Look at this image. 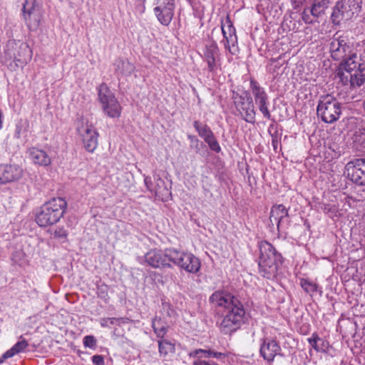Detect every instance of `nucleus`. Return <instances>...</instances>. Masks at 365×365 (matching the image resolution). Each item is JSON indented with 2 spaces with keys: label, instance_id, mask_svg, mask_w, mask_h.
Listing matches in <instances>:
<instances>
[{
  "label": "nucleus",
  "instance_id": "15",
  "mask_svg": "<svg viewBox=\"0 0 365 365\" xmlns=\"http://www.w3.org/2000/svg\"><path fill=\"white\" fill-rule=\"evenodd\" d=\"M347 177L354 183L365 185V158H356L346 165Z\"/></svg>",
  "mask_w": 365,
  "mask_h": 365
},
{
  "label": "nucleus",
  "instance_id": "14",
  "mask_svg": "<svg viewBox=\"0 0 365 365\" xmlns=\"http://www.w3.org/2000/svg\"><path fill=\"white\" fill-rule=\"evenodd\" d=\"M250 84L251 93L259 110L264 118L270 120L271 113L268 108L269 106V96L264 88L262 87L254 78L250 79Z\"/></svg>",
  "mask_w": 365,
  "mask_h": 365
},
{
  "label": "nucleus",
  "instance_id": "5",
  "mask_svg": "<svg viewBox=\"0 0 365 365\" xmlns=\"http://www.w3.org/2000/svg\"><path fill=\"white\" fill-rule=\"evenodd\" d=\"M329 51L331 58L336 61H340L339 69L349 67L359 55L350 43L347 37L334 35L330 40Z\"/></svg>",
  "mask_w": 365,
  "mask_h": 365
},
{
  "label": "nucleus",
  "instance_id": "2",
  "mask_svg": "<svg viewBox=\"0 0 365 365\" xmlns=\"http://www.w3.org/2000/svg\"><path fill=\"white\" fill-rule=\"evenodd\" d=\"M259 249V273L266 279H275L283 263L282 255L267 241L260 242Z\"/></svg>",
  "mask_w": 365,
  "mask_h": 365
},
{
  "label": "nucleus",
  "instance_id": "10",
  "mask_svg": "<svg viewBox=\"0 0 365 365\" xmlns=\"http://www.w3.org/2000/svg\"><path fill=\"white\" fill-rule=\"evenodd\" d=\"M362 0H340L332 12L331 19L334 24H339L342 21L351 19L357 14L361 8Z\"/></svg>",
  "mask_w": 365,
  "mask_h": 365
},
{
  "label": "nucleus",
  "instance_id": "34",
  "mask_svg": "<svg viewBox=\"0 0 365 365\" xmlns=\"http://www.w3.org/2000/svg\"><path fill=\"white\" fill-rule=\"evenodd\" d=\"M300 285L307 293L310 294L316 292L317 289V284L307 279H301Z\"/></svg>",
  "mask_w": 365,
  "mask_h": 365
},
{
  "label": "nucleus",
  "instance_id": "29",
  "mask_svg": "<svg viewBox=\"0 0 365 365\" xmlns=\"http://www.w3.org/2000/svg\"><path fill=\"white\" fill-rule=\"evenodd\" d=\"M152 327L156 336L160 338H164L168 331V326L166 323L160 317H155L152 322Z\"/></svg>",
  "mask_w": 365,
  "mask_h": 365
},
{
  "label": "nucleus",
  "instance_id": "9",
  "mask_svg": "<svg viewBox=\"0 0 365 365\" xmlns=\"http://www.w3.org/2000/svg\"><path fill=\"white\" fill-rule=\"evenodd\" d=\"M98 101L106 115L110 118H119L122 107L114 93L103 83L98 87Z\"/></svg>",
  "mask_w": 365,
  "mask_h": 365
},
{
  "label": "nucleus",
  "instance_id": "36",
  "mask_svg": "<svg viewBox=\"0 0 365 365\" xmlns=\"http://www.w3.org/2000/svg\"><path fill=\"white\" fill-rule=\"evenodd\" d=\"M204 140L208 144L209 148L212 150L216 153H220L221 151V148L217 139L215 138L214 133H212L207 138L205 139Z\"/></svg>",
  "mask_w": 365,
  "mask_h": 365
},
{
  "label": "nucleus",
  "instance_id": "28",
  "mask_svg": "<svg viewBox=\"0 0 365 365\" xmlns=\"http://www.w3.org/2000/svg\"><path fill=\"white\" fill-rule=\"evenodd\" d=\"M24 19L30 30H36L40 25L41 15L40 11L30 12L29 14H24Z\"/></svg>",
  "mask_w": 365,
  "mask_h": 365
},
{
  "label": "nucleus",
  "instance_id": "3",
  "mask_svg": "<svg viewBox=\"0 0 365 365\" xmlns=\"http://www.w3.org/2000/svg\"><path fill=\"white\" fill-rule=\"evenodd\" d=\"M32 51L27 43L20 41L9 40L4 49L1 61L11 71L23 68L31 59Z\"/></svg>",
  "mask_w": 365,
  "mask_h": 365
},
{
  "label": "nucleus",
  "instance_id": "27",
  "mask_svg": "<svg viewBox=\"0 0 365 365\" xmlns=\"http://www.w3.org/2000/svg\"><path fill=\"white\" fill-rule=\"evenodd\" d=\"M158 350L160 356L165 357L175 351V345L168 339L162 338L158 341Z\"/></svg>",
  "mask_w": 365,
  "mask_h": 365
},
{
  "label": "nucleus",
  "instance_id": "18",
  "mask_svg": "<svg viewBox=\"0 0 365 365\" xmlns=\"http://www.w3.org/2000/svg\"><path fill=\"white\" fill-rule=\"evenodd\" d=\"M203 60L207 65V70L212 74H215L220 66V50L215 42L206 45L203 51Z\"/></svg>",
  "mask_w": 365,
  "mask_h": 365
},
{
  "label": "nucleus",
  "instance_id": "41",
  "mask_svg": "<svg viewBox=\"0 0 365 365\" xmlns=\"http://www.w3.org/2000/svg\"><path fill=\"white\" fill-rule=\"evenodd\" d=\"M280 144V138L277 132H275L272 135V145L275 151L278 148V145Z\"/></svg>",
  "mask_w": 365,
  "mask_h": 365
},
{
  "label": "nucleus",
  "instance_id": "46",
  "mask_svg": "<svg viewBox=\"0 0 365 365\" xmlns=\"http://www.w3.org/2000/svg\"><path fill=\"white\" fill-rule=\"evenodd\" d=\"M188 138H189L190 140H195L196 141H198V140H197V139L196 138V137H195V136H194V135H188Z\"/></svg>",
  "mask_w": 365,
  "mask_h": 365
},
{
  "label": "nucleus",
  "instance_id": "39",
  "mask_svg": "<svg viewBox=\"0 0 365 365\" xmlns=\"http://www.w3.org/2000/svg\"><path fill=\"white\" fill-rule=\"evenodd\" d=\"M52 235L54 238L66 239L68 232L63 227H58L52 233Z\"/></svg>",
  "mask_w": 365,
  "mask_h": 365
},
{
  "label": "nucleus",
  "instance_id": "7",
  "mask_svg": "<svg viewBox=\"0 0 365 365\" xmlns=\"http://www.w3.org/2000/svg\"><path fill=\"white\" fill-rule=\"evenodd\" d=\"M341 82L351 87H359L365 82V60L359 55L353 64L349 67L339 69L337 73Z\"/></svg>",
  "mask_w": 365,
  "mask_h": 365
},
{
  "label": "nucleus",
  "instance_id": "37",
  "mask_svg": "<svg viewBox=\"0 0 365 365\" xmlns=\"http://www.w3.org/2000/svg\"><path fill=\"white\" fill-rule=\"evenodd\" d=\"M83 343L85 347L95 349L97 346V340L93 335H87L83 337Z\"/></svg>",
  "mask_w": 365,
  "mask_h": 365
},
{
  "label": "nucleus",
  "instance_id": "22",
  "mask_svg": "<svg viewBox=\"0 0 365 365\" xmlns=\"http://www.w3.org/2000/svg\"><path fill=\"white\" fill-rule=\"evenodd\" d=\"M175 4L166 3L165 4H156L154 8V13L159 22L164 25L168 26L174 16Z\"/></svg>",
  "mask_w": 365,
  "mask_h": 365
},
{
  "label": "nucleus",
  "instance_id": "4",
  "mask_svg": "<svg viewBox=\"0 0 365 365\" xmlns=\"http://www.w3.org/2000/svg\"><path fill=\"white\" fill-rule=\"evenodd\" d=\"M67 202L63 197H53L43 204L36 215V222L40 227H46L56 224L63 217Z\"/></svg>",
  "mask_w": 365,
  "mask_h": 365
},
{
  "label": "nucleus",
  "instance_id": "47",
  "mask_svg": "<svg viewBox=\"0 0 365 365\" xmlns=\"http://www.w3.org/2000/svg\"><path fill=\"white\" fill-rule=\"evenodd\" d=\"M363 107H364V111H365V100L364 101V103H363Z\"/></svg>",
  "mask_w": 365,
  "mask_h": 365
},
{
  "label": "nucleus",
  "instance_id": "38",
  "mask_svg": "<svg viewBox=\"0 0 365 365\" xmlns=\"http://www.w3.org/2000/svg\"><path fill=\"white\" fill-rule=\"evenodd\" d=\"M97 295L99 298L107 302L109 299L108 287L104 284L98 286L97 288Z\"/></svg>",
  "mask_w": 365,
  "mask_h": 365
},
{
  "label": "nucleus",
  "instance_id": "23",
  "mask_svg": "<svg viewBox=\"0 0 365 365\" xmlns=\"http://www.w3.org/2000/svg\"><path fill=\"white\" fill-rule=\"evenodd\" d=\"M190 357L197 358L193 361V365H218L216 363L212 362L210 363L209 361H206L205 360H202V358H216L220 359L222 356H224L225 354L221 352L215 351L211 349H195L192 352L189 354Z\"/></svg>",
  "mask_w": 365,
  "mask_h": 365
},
{
  "label": "nucleus",
  "instance_id": "45",
  "mask_svg": "<svg viewBox=\"0 0 365 365\" xmlns=\"http://www.w3.org/2000/svg\"><path fill=\"white\" fill-rule=\"evenodd\" d=\"M156 4H165L166 3L175 4V0H155Z\"/></svg>",
  "mask_w": 365,
  "mask_h": 365
},
{
  "label": "nucleus",
  "instance_id": "43",
  "mask_svg": "<svg viewBox=\"0 0 365 365\" xmlns=\"http://www.w3.org/2000/svg\"><path fill=\"white\" fill-rule=\"evenodd\" d=\"M302 19L305 24H312L313 20L310 18L309 14L304 10L302 14Z\"/></svg>",
  "mask_w": 365,
  "mask_h": 365
},
{
  "label": "nucleus",
  "instance_id": "21",
  "mask_svg": "<svg viewBox=\"0 0 365 365\" xmlns=\"http://www.w3.org/2000/svg\"><path fill=\"white\" fill-rule=\"evenodd\" d=\"M281 346L276 340L271 338H264L262 339L259 354L268 362L273 361L275 356L281 355Z\"/></svg>",
  "mask_w": 365,
  "mask_h": 365
},
{
  "label": "nucleus",
  "instance_id": "35",
  "mask_svg": "<svg viewBox=\"0 0 365 365\" xmlns=\"http://www.w3.org/2000/svg\"><path fill=\"white\" fill-rule=\"evenodd\" d=\"M23 16L24 14H29V13H34L35 11H39L36 0H26L23 5Z\"/></svg>",
  "mask_w": 365,
  "mask_h": 365
},
{
  "label": "nucleus",
  "instance_id": "12",
  "mask_svg": "<svg viewBox=\"0 0 365 365\" xmlns=\"http://www.w3.org/2000/svg\"><path fill=\"white\" fill-rule=\"evenodd\" d=\"M172 263L189 273H197L201 267L200 259L190 252L174 248Z\"/></svg>",
  "mask_w": 365,
  "mask_h": 365
},
{
  "label": "nucleus",
  "instance_id": "16",
  "mask_svg": "<svg viewBox=\"0 0 365 365\" xmlns=\"http://www.w3.org/2000/svg\"><path fill=\"white\" fill-rule=\"evenodd\" d=\"M269 220L277 226L278 232H284L290 223L288 210L283 205H273L270 210Z\"/></svg>",
  "mask_w": 365,
  "mask_h": 365
},
{
  "label": "nucleus",
  "instance_id": "25",
  "mask_svg": "<svg viewBox=\"0 0 365 365\" xmlns=\"http://www.w3.org/2000/svg\"><path fill=\"white\" fill-rule=\"evenodd\" d=\"M29 346L28 341L22 337H20V340L17 341L11 349L7 350L0 357V363H3L5 360L13 357L16 354L23 352Z\"/></svg>",
  "mask_w": 365,
  "mask_h": 365
},
{
  "label": "nucleus",
  "instance_id": "26",
  "mask_svg": "<svg viewBox=\"0 0 365 365\" xmlns=\"http://www.w3.org/2000/svg\"><path fill=\"white\" fill-rule=\"evenodd\" d=\"M114 65L115 72L120 75H130L135 69V66L133 63L123 59L116 60Z\"/></svg>",
  "mask_w": 365,
  "mask_h": 365
},
{
  "label": "nucleus",
  "instance_id": "13",
  "mask_svg": "<svg viewBox=\"0 0 365 365\" xmlns=\"http://www.w3.org/2000/svg\"><path fill=\"white\" fill-rule=\"evenodd\" d=\"M174 248H168L164 250L152 249L145 255L146 263L153 268L170 267V262L173 260Z\"/></svg>",
  "mask_w": 365,
  "mask_h": 365
},
{
  "label": "nucleus",
  "instance_id": "19",
  "mask_svg": "<svg viewBox=\"0 0 365 365\" xmlns=\"http://www.w3.org/2000/svg\"><path fill=\"white\" fill-rule=\"evenodd\" d=\"M23 169L16 164H0V185H5L20 180Z\"/></svg>",
  "mask_w": 365,
  "mask_h": 365
},
{
  "label": "nucleus",
  "instance_id": "44",
  "mask_svg": "<svg viewBox=\"0 0 365 365\" xmlns=\"http://www.w3.org/2000/svg\"><path fill=\"white\" fill-rule=\"evenodd\" d=\"M108 323L110 324V317L101 318L100 320V324L102 327H108Z\"/></svg>",
  "mask_w": 365,
  "mask_h": 365
},
{
  "label": "nucleus",
  "instance_id": "42",
  "mask_svg": "<svg viewBox=\"0 0 365 365\" xmlns=\"http://www.w3.org/2000/svg\"><path fill=\"white\" fill-rule=\"evenodd\" d=\"M92 361L95 365H104V359L101 355H94Z\"/></svg>",
  "mask_w": 365,
  "mask_h": 365
},
{
  "label": "nucleus",
  "instance_id": "6",
  "mask_svg": "<svg viewBox=\"0 0 365 365\" xmlns=\"http://www.w3.org/2000/svg\"><path fill=\"white\" fill-rule=\"evenodd\" d=\"M231 99L235 108V114L245 122L255 124L256 112L253 100L247 91L237 88L232 91Z\"/></svg>",
  "mask_w": 365,
  "mask_h": 365
},
{
  "label": "nucleus",
  "instance_id": "30",
  "mask_svg": "<svg viewBox=\"0 0 365 365\" xmlns=\"http://www.w3.org/2000/svg\"><path fill=\"white\" fill-rule=\"evenodd\" d=\"M329 0H314L310 10L312 16L318 17L328 8Z\"/></svg>",
  "mask_w": 365,
  "mask_h": 365
},
{
  "label": "nucleus",
  "instance_id": "20",
  "mask_svg": "<svg viewBox=\"0 0 365 365\" xmlns=\"http://www.w3.org/2000/svg\"><path fill=\"white\" fill-rule=\"evenodd\" d=\"M221 30L224 38L225 48L231 54H235V51L232 50L231 46L233 48L235 47V43L237 42V38L235 29L229 15L226 16L225 22L223 21H221Z\"/></svg>",
  "mask_w": 365,
  "mask_h": 365
},
{
  "label": "nucleus",
  "instance_id": "24",
  "mask_svg": "<svg viewBox=\"0 0 365 365\" xmlns=\"http://www.w3.org/2000/svg\"><path fill=\"white\" fill-rule=\"evenodd\" d=\"M29 157L31 160L37 165L48 166L51 164V160L48 155L43 150L32 148L29 150Z\"/></svg>",
  "mask_w": 365,
  "mask_h": 365
},
{
  "label": "nucleus",
  "instance_id": "31",
  "mask_svg": "<svg viewBox=\"0 0 365 365\" xmlns=\"http://www.w3.org/2000/svg\"><path fill=\"white\" fill-rule=\"evenodd\" d=\"M193 126L200 137H201L203 140L207 138L212 133H213L210 127L200 123L198 120L194 121Z\"/></svg>",
  "mask_w": 365,
  "mask_h": 365
},
{
  "label": "nucleus",
  "instance_id": "17",
  "mask_svg": "<svg viewBox=\"0 0 365 365\" xmlns=\"http://www.w3.org/2000/svg\"><path fill=\"white\" fill-rule=\"evenodd\" d=\"M155 184L151 181V178L145 176L144 182L147 189L162 201H167L171 196V192L167 187L165 181L159 176H154Z\"/></svg>",
  "mask_w": 365,
  "mask_h": 365
},
{
  "label": "nucleus",
  "instance_id": "33",
  "mask_svg": "<svg viewBox=\"0 0 365 365\" xmlns=\"http://www.w3.org/2000/svg\"><path fill=\"white\" fill-rule=\"evenodd\" d=\"M309 344L317 351H324V341L319 337L317 334H313L312 336L308 339Z\"/></svg>",
  "mask_w": 365,
  "mask_h": 365
},
{
  "label": "nucleus",
  "instance_id": "48",
  "mask_svg": "<svg viewBox=\"0 0 365 365\" xmlns=\"http://www.w3.org/2000/svg\"><path fill=\"white\" fill-rule=\"evenodd\" d=\"M363 220H365V213H364V215H363Z\"/></svg>",
  "mask_w": 365,
  "mask_h": 365
},
{
  "label": "nucleus",
  "instance_id": "11",
  "mask_svg": "<svg viewBox=\"0 0 365 365\" xmlns=\"http://www.w3.org/2000/svg\"><path fill=\"white\" fill-rule=\"evenodd\" d=\"M76 130L80 135L85 149L89 153H93L98 145L99 134L92 124L83 119L77 125Z\"/></svg>",
  "mask_w": 365,
  "mask_h": 365
},
{
  "label": "nucleus",
  "instance_id": "32",
  "mask_svg": "<svg viewBox=\"0 0 365 365\" xmlns=\"http://www.w3.org/2000/svg\"><path fill=\"white\" fill-rule=\"evenodd\" d=\"M28 128L29 122L26 120H19L16 124L14 137L19 139L23 134L27 132Z\"/></svg>",
  "mask_w": 365,
  "mask_h": 365
},
{
  "label": "nucleus",
  "instance_id": "40",
  "mask_svg": "<svg viewBox=\"0 0 365 365\" xmlns=\"http://www.w3.org/2000/svg\"><path fill=\"white\" fill-rule=\"evenodd\" d=\"M130 319L128 317H110V324L120 326L123 324H128Z\"/></svg>",
  "mask_w": 365,
  "mask_h": 365
},
{
  "label": "nucleus",
  "instance_id": "1",
  "mask_svg": "<svg viewBox=\"0 0 365 365\" xmlns=\"http://www.w3.org/2000/svg\"><path fill=\"white\" fill-rule=\"evenodd\" d=\"M210 302L227 309L220 324V331L225 334H232L245 323V310L242 303L234 296L226 292L217 291L210 297Z\"/></svg>",
  "mask_w": 365,
  "mask_h": 365
},
{
  "label": "nucleus",
  "instance_id": "8",
  "mask_svg": "<svg viewBox=\"0 0 365 365\" xmlns=\"http://www.w3.org/2000/svg\"><path fill=\"white\" fill-rule=\"evenodd\" d=\"M317 113L324 123H333L341 114V103L331 95L322 96L317 108Z\"/></svg>",
  "mask_w": 365,
  "mask_h": 365
}]
</instances>
